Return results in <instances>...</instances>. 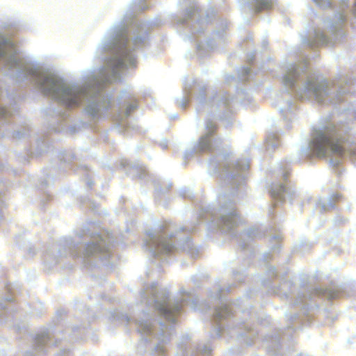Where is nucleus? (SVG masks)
<instances>
[{"label": "nucleus", "instance_id": "1", "mask_svg": "<svg viewBox=\"0 0 356 356\" xmlns=\"http://www.w3.org/2000/svg\"><path fill=\"white\" fill-rule=\"evenodd\" d=\"M346 16L338 12L332 19H326V31L314 29L308 37L302 36L310 54H302L303 60L299 63H289L284 67L282 83L285 91L279 101V111L285 121L292 122L296 116L298 106L296 99H314L321 104L334 106L331 114L321 119L312 129V138L302 147L301 156L305 159L328 158L330 165L339 175L341 164L348 156L356 155V145L350 141V122L356 119V103L350 100L355 92L354 80L349 75L340 74L333 79L318 78L309 67L308 62L318 56V47L332 44L345 35Z\"/></svg>", "mask_w": 356, "mask_h": 356}, {"label": "nucleus", "instance_id": "2", "mask_svg": "<svg viewBox=\"0 0 356 356\" xmlns=\"http://www.w3.org/2000/svg\"><path fill=\"white\" fill-rule=\"evenodd\" d=\"M217 129L216 122L211 119L206 120L204 133L199 140L186 150L184 163L195 154H210L208 163L210 173L218 176L232 191L219 195L212 204L202 205L195 223L177 227L171 221H165L156 229L147 231L143 247L152 259H159L162 263L168 262V258L178 250L196 258L199 255V249L191 241L188 234L195 231L196 225L200 222H205L211 232L220 231L230 237H237L241 250L248 257L254 254L252 241L265 235L259 228L251 227L237 236L236 229L242 222V218L236 209L235 195L236 189L246 179L250 163L246 159L235 162L231 160V153L222 147V140Z\"/></svg>", "mask_w": 356, "mask_h": 356}, {"label": "nucleus", "instance_id": "3", "mask_svg": "<svg viewBox=\"0 0 356 356\" xmlns=\"http://www.w3.org/2000/svg\"><path fill=\"white\" fill-rule=\"evenodd\" d=\"M141 303L145 304L138 316H131L119 311L108 312L111 321L128 324L134 321L140 334L137 350L140 354L149 353L152 356H166L168 345L175 332L177 316L184 305L196 309L200 299L193 291L181 287L177 297L171 298L166 288L158 282L143 286L140 291Z\"/></svg>", "mask_w": 356, "mask_h": 356}, {"label": "nucleus", "instance_id": "4", "mask_svg": "<svg viewBox=\"0 0 356 356\" xmlns=\"http://www.w3.org/2000/svg\"><path fill=\"white\" fill-rule=\"evenodd\" d=\"M268 275L270 277L268 280L262 281L264 286L269 290L280 296L282 298L291 299L292 304L296 308H300L299 313H294L286 316L290 321L284 330H276L271 334L266 335L264 339L266 348L271 356H284L282 353L283 341H293L296 329L300 328L301 325L308 323L311 320V316L321 304L323 299L327 301L337 298L345 295L342 287L334 286V288H322L311 286H302L297 296H293V286L291 281H284L281 279L280 285L273 284L272 279L278 277V273L273 266L267 267Z\"/></svg>", "mask_w": 356, "mask_h": 356}, {"label": "nucleus", "instance_id": "5", "mask_svg": "<svg viewBox=\"0 0 356 356\" xmlns=\"http://www.w3.org/2000/svg\"><path fill=\"white\" fill-rule=\"evenodd\" d=\"M90 226L87 224L77 229L74 238H63L49 245L44 254L45 264L54 266L70 255L80 259L89 267L102 266L111 268V258L115 243L113 233L106 230L94 232Z\"/></svg>", "mask_w": 356, "mask_h": 356}, {"label": "nucleus", "instance_id": "6", "mask_svg": "<svg viewBox=\"0 0 356 356\" xmlns=\"http://www.w3.org/2000/svg\"><path fill=\"white\" fill-rule=\"evenodd\" d=\"M236 286V284L232 283L225 288H222L218 284L214 292L211 291L208 292L209 301L218 300V305H211L210 303L206 305L207 309H211L213 307V330L211 332V336L212 338H218L226 332L230 337H236L247 346H251L258 337V331L254 329L251 323L257 321L263 323L262 318L255 309L248 308L250 305L248 296L237 299L231 305L223 298L222 291L229 292Z\"/></svg>", "mask_w": 356, "mask_h": 356}, {"label": "nucleus", "instance_id": "7", "mask_svg": "<svg viewBox=\"0 0 356 356\" xmlns=\"http://www.w3.org/2000/svg\"><path fill=\"white\" fill-rule=\"evenodd\" d=\"M183 1L186 8L181 17L175 16L173 19L175 26L179 34L184 36V40L195 41L197 53L203 57L210 50L225 43L227 22L218 19L220 28L204 37L206 24L216 17L213 8L204 10L195 0Z\"/></svg>", "mask_w": 356, "mask_h": 356}, {"label": "nucleus", "instance_id": "8", "mask_svg": "<svg viewBox=\"0 0 356 356\" xmlns=\"http://www.w3.org/2000/svg\"><path fill=\"white\" fill-rule=\"evenodd\" d=\"M236 87L237 95L235 97H231L229 94L223 90H220L207 100L206 98V86L195 82L193 88L191 86H184L185 95L177 98V103L181 108L186 109L192 93L197 92V98L199 102L196 108L197 113L207 112L209 116H213L220 120H225L227 126H229L232 123V114L234 106L237 103L245 104L246 103H250L251 101V98L245 92V90L238 86Z\"/></svg>", "mask_w": 356, "mask_h": 356}, {"label": "nucleus", "instance_id": "9", "mask_svg": "<svg viewBox=\"0 0 356 356\" xmlns=\"http://www.w3.org/2000/svg\"><path fill=\"white\" fill-rule=\"evenodd\" d=\"M300 159H286L277 164L274 170L277 177L282 179L283 182L274 183L271 185L269 193L273 198V207H277L280 203H283L286 200L291 202L293 196L296 195L295 191L291 187L287 181V177L289 175V163L299 162Z\"/></svg>", "mask_w": 356, "mask_h": 356}, {"label": "nucleus", "instance_id": "10", "mask_svg": "<svg viewBox=\"0 0 356 356\" xmlns=\"http://www.w3.org/2000/svg\"><path fill=\"white\" fill-rule=\"evenodd\" d=\"M56 157L59 161L58 168L62 170L72 169L76 172L86 180L88 188H92L93 181L92 177L93 172L90 171L86 165L81 164L76 154L72 150H62L56 154Z\"/></svg>", "mask_w": 356, "mask_h": 356}, {"label": "nucleus", "instance_id": "11", "mask_svg": "<svg viewBox=\"0 0 356 356\" xmlns=\"http://www.w3.org/2000/svg\"><path fill=\"white\" fill-rule=\"evenodd\" d=\"M211 350L209 344L197 343L186 334L178 343L177 356H211Z\"/></svg>", "mask_w": 356, "mask_h": 356}, {"label": "nucleus", "instance_id": "12", "mask_svg": "<svg viewBox=\"0 0 356 356\" xmlns=\"http://www.w3.org/2000/svg\"><path fill=\"white\" fill-rule=\"evenodd\" d=\"M52 337L49 329L41 331L35 337L32 349L26 351L24 356H39L44 353L47 346L58 343L57 340H54Z\"/></svg>", "mask_w": 356, "mask_h": 356}, {"label": "nucleus", "instance_id": "13", "mask_svg": "<svg viewBox=\"0 0 356 356\" xmlns=\"http://www.w3.org/2000/svg\"><path fill=\"white\" fill-rule=\"evenodd\" d=\"M275 3L274 0H243L241 9L244 13L254 15L264 10L271 9Z\"/></svg>", "mask_w": 356, "mask_h": 356}, {"label": "nucleus", "instance_id": "14", "mask_svg": "<svg viewBox=\"0 0 356 356\" xmlns=\"http://www.w3.org/2000/svg\"><path fill=\"white\" fill-rule=\"evenodd\" d=\"M121 165L126 170L127 175L131 176L133 179L139 178L140 179H146L150 178V175L146 168L139 161H130L128 160H122Z\"/></svg>", "mask_w": 356, "mask_h": 356}, {"label": "nucleus", "instance_id": "15", "mask_svg": "<svg viewBox=\"0 0 356 356\" xmlns=\"http://www.w3.org/2000/svg\"><path fill=\"white\" fill-rule=\"evenodd\" d=\"M237 77L233 75H227L225 81L227 83L231 84L232 81L243 83L246 81H252L256 75L250 67H241L238 69Z\"/></svg>", "mask_w": 356, "mask_h": 356}, {"label": "nucleus", "instance_id": "16", "mask_svg": "<svg viewBox=\"0 0 356 356\" xmlns=\"http://www.w3.org/2000/svg\"><path fill=\"white\" fill-rule=\"evenodd\" d=\"M341 198V195L339 193H333L329 196L326 200L322 197L318 198L316 202V207L320 208L321 213L329 211L335 208L336 202L339 201Z\"/></svg>", "mask_w": 356, "mask_h": 356}, {"label": "nucleus", "instance_id": "17", "mask_svg": "<svg viewBox=\"0 0 356 356\" xmlns=\"http://www.w3.org/2000/svg\"><path fill=\"white\" fill-rule=\"evenodd\" d=\"M49 148V140L46 136L42 135L35 138V144L31 147V154L33 156H40L46 152Z\"/></svg>", "mask_w": 356, "mask_h": 356}, {"label": "nucleus", "instance_id": "18", "mask_svg": "<svg viewBox=\"0 0 356 356\" xmlns=\"http://www.w3.org/2000/svg\"><path fill=\"white\" fill-rule=\"evenodd\" d=\"M14 300L13 298L10 296H7L6 298L0 299V322L3 323L6 322V313H7V305Z\"/></svg>", "mask_w": 356, "mask_h": 356}, {"label": "nucleus", "instance_id": "19", "mask_svg": "<svg viewBox=\"0 0 356 356\" xmlns=\"http://www.w3.org/2000/svg\"><path fill=\"white\" fill-rule=\"evenodd\" d=\"M280 144L279 138L274 134H269L266 138V149L268 152L273 151Z\"/></svg>", "mask_w": 356, "mask_h": 356}, {"label": "nucleus", "instance_id": "20", "mask_svg": "<svg viewBox=\"0 0 356 356\" xmlns=\"http://www.w3.org/2000/svg\"><path fill=\"white\" fill-rule=\"evenodd\" d=\"M243 267L238 270H234L232 273L233 279L236 280L238 283H241L244 280L245 275V269L250 264V259H243Z\"/></svg>", "mask_w": 356, "mask_h": 356}, {"label": "nucleus", "instance_id": "21", "mask_svg": "<svg viewBox=\"0 0 356 356\" xmlns=\"http://www.w3.org/2000/svg\"><path fill=\"white\" fill-rule=\"evenodd\" d=\"M312 247V243L311 242L307 241L306 240H302L294 246L293 251L303 253L308 251Z\"/></svg>", "mask_w": 356, "mask_h": 356}, {"label": "nucleus", "instance_id": "22", "mask_svg": "<svg viewBox=\"0 0 356 356\" xmlns=\"http://www.w3.org/2000/svg\"><path fill=\"white\" fill-rule=\"evenodd\" d=\"M282 238V236L280 233L270 234V240L275 241V244L271 248L273 252L278 251L280 249V241Z\"/></svg>", "mask_w": 356, "mask_h": 356}, {"label": "nucleus", "instance_id": "23", "mask_svg": "<svg viewBox=\"0 0 356 356\" xmlns=\"http://www.w3.org/2000/svg\"><path fill=\"white\" fill-rule=\"evenodd\" d=\"M171 186H172L171 184H168L164 188L163 186H160L159 184H156L155 186V192H156L155 200H156V201L158 202L159 199V196L161 195L165 194L170 190Z\"/></svg>", "mask_w": 356, "mask_h": 356}, {"label": "nucleus", "instance_id": "24", "mask_svg": "<svg viewBox=\"0 0 356 356\" xmlns=\"http://www.w3.org/2000/svg\"><path fill=\"white\" fill-rule=\"evenodd\" d=\"M133 5L134 9L136 10L143 11L148 8L145 0H133Z\"/></svg>", "mask_w": 356, "mask_h": 356}, {"label": "nucleus", "instance_id": "25", "mask_svg": "<svg viewBox=\"0 0 356 356\" xmlns=\"http://www.w3.org/2000/svg\"><path fill=\"white\" fill-rule=\"evenodd\" d=\"M82 204L88 207L93 212L97 211V204L88 197H83L81 200Z\"/></svg>", "mask_w": 356, "mask_h": 356}, {"label": "nucleus", "instance_id": "26", "mask_svg": "<svg viewBox=\"0 0 356 356\" xmlns=\"http://www.w3.org/2000/svg\"><path fill=\"white\" fill-rule=\"evenodd\" d=\"M43 306L41 302L35 303L34 309L31 312L33 315L40 316L42 314Z\"/></svg>", "mask_w": 356, "mask_h": 356}, {"label": "nucleus", "instance_id": "27", "mask_svg": "<svg viewBox=\"0 0 356 356\" xmlns=\"http://www.w3.org/2000/svg\"><path fill=\"white\" fill-rule=\"evenodd\" d=\"M179 195L184 198L191 199L193 197L189 188H181L179 191Z\"/></svg>", "mask_w": 356, "mask_h": 356}, {"label": "nucleus", "instance_id": "28", "mask_svg": "<svg viewBox=\"0 0 356 356\" xmlns=\"http://www.w3.org/2000/svg\"><path fill=\"white\" fill-rule=\"evenodd\" d=\"M22 248L24 249V250L27 251V252L30 257H32L35 254V248L29 244L22 246Z\"/></svg>", "mask_w": 356, "mask_h": 356}, {"label": "nucleus", "instance_id": "29", "mask_svg": "<svg viewBox=\"0 0 356 356\" xmlns=\"http://www.w3.org/2000/svg\"><path fill=\"white\" fill-rule=\"evenodd\" d=\"M51 177V175L49 174H47L46 177H44L42 180H41V189H43V186H49V179Z\"/></svg>", "mask_w": 356, "mask_h": 356}, {"label": "nucleus", "instance_id": "30", "mask_svg": "<svg viewBox=\"0 0 356 356\" xmlns=\"http://www.w3.org/2000/svg\"><path fill=\"white\" fill-rule=\"evenodd\" d=\"M255 56H256L255 51H252L248 54L247 59H248V62L250 65H252L253 63Z\"/></svg>", "mask_w": 356, "mask_h": 356}, {"label": "nucleus", "instance_id": "31", "mask_svg": "<svg viewBox=\"0 0 356 356\" xmlns=\"http://www.w3.org/2000/svg\"><path fill=\"white\" fill-rule=\"evenodd\" d=\"M159 145L162 149H165L168 147V141L166 139L163 138L162 139V140L160 141Z\"/></svg>", "mask_w": 356, "mask_h": 356}, {"label": "nucleus", "instance_id": "32", "mask_svg": "<svg viewBox=\"0 0 356 356\" xmlns=\"http://www.w3.org/2000/svg\"><path fill=\"white\" fill-rule=\"evenodd\" d=\"M3 184L0 181V207L3 204V200L2 195V189L3 188Z\"/></svg>", "mask_w": 356, "mask_h": 356}, {"label": "nucleus", "instance_id": "33", "mask_svg": "<svg viewBox=\"0 0 356 356\" xmlns=\"http://www.w3.org/2000/svg\"><path fill=\"white\" fill-rule=\"evenodd\" d=\"M270 258V252H265L263 255V259L265 261L268 262V260Z\"/></svg>", "mask_w": 356, "mask_h": 356}, {"label": "nucleus", "instance_id": "34", "mask_svg": "<svg viewBox=\"0 0 356 356\" xmlns=\"http://www.w3.org/2000/svg\"><path fill=\"white\" fill-rule=\"evenodd\" d=\"M56 356H68V351L65 350H61L56 355Z\"/></svg>", "mask_w": 356, "mask_h": 356}, {"label": "nucleus", "instance_id": "35", "mask_svg": "<svg viewBox=\"0 0 356 356\" xmlns=\"http://www.w3.org/2000/svg\"><path fill=\"white\" fill-rule=\"evenodd\" d=\"M191 281L195 284V285L198 284V280L196 275L191 277Z\"/></svg>", "mask_w": 356, "mask_h": 356}, {"label": "nucleus", "instance_id": "36", "mask_svg": "<svg viewBox=\"0 0 356 356\" xmlns=\"http://www.w3.org/2000/svg\"><path fill=\"white\" fill-rule=\"evenodd\" d=\"M268 45V41L266 40H264L262 41V47L264 49H266Z\"/></svg>", "mask_w": 356, "mask_h": 356}, {"label": "nucleus", "instance_id": "37", "mask_svg": "<svg viewBox=\"0 0 356 356\" xmlns=\"http://www.w3.org/2000/svg\"><path fill=\"white\" fill-rule=\"evenodd\" d=\"M20 239H21V236H17L16 239H15L16 243L18 244V245L19 247H21Z\"/></svg>", "mask_w": 356, "mask_h": 356}, {"label": "nucleus", "instance_id": "38", "mask_svg": "<svg viewBox=\"0 0 356 356\" xmlns=\"http://www.w3.org/2000/svg\"><path fill=\"white\" fill-rule=\"evenodd\" d=\"M6 287H7V289H8V291L9 292H10V293H13V289H12L9 286H7Z\"/></svg>", "mask_w": 356, "mask_h": 356}, {"label": "nucleus", "instance_id": "39", "mask_svg": "<svg viewBox=\"0 0 356 356\" xmlns=\"http://www.w3.org/2000/svg\"><path fill=\"white\" fill-rule=\"evenodd\" d=\"M354 16H355V18H356V1H355V9H354Z\"/></svg>", "mask_w": 356, "mask_h": 356}, {"label": "nucleus", "instance_id": "40", "mask_svg": "<svg viewBox=\"0 0 356 356\" xmlns=\"http://www.w3.org/2000/svg\"><path fill=\"white\" fill-rule=\"evenodd\" d=\"M177 118V114H174L172 116V119H175Z\"/></svg>", "mask_w": 356, "mask_h": 356}, {"label": "nucleus", "instance_id": "41", "mask_svg": "<svg viewBox=\"0 0 356 356\" xmlns=\"http://www.w3.org/2000/svg\"><path fill=\"white\" fill-rule=\"evenodd\" d=\"M272 211H273V208H270V209H269V213H270V215L272 214Z\"/></svg>", "mask_w": 356, "mask_h": 356}]
</instances>
